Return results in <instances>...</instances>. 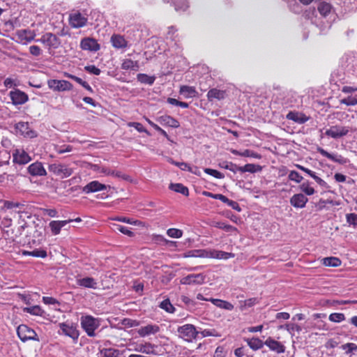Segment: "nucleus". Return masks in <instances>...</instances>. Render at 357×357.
I'll list each match as a JSON object with an SVG mask.
<instances>
[{"label":"nucleus","instance_id":"f257e3e1","mask_svg":"<svg viewBox=\"0 0 357 357\" xmlns=\"http://www.w3.org/2000/svg\"><path fill=\"white\" fill-rule=\"evenodd\" d=\"M177 332L179 337L188 342H192L193 340L199 337V331H197L195 326L190 324L178 326Z\"/></svg>","mask_w":357,"mask_h":357},{"label":"nucleus","instance_id":"f03ea898","mask_svg":"<svg viewBox=\"0 0 357 357\" xmlns=\"http://www.w3.org/2000/svg\"><path fill=\"white\" fill-rule=\"evenodd\" d=\"M48 169L50 172L60 176L61 178H67L73 173V169L69 167L68 165L60 162L50 165Z\"/></svg>","mask_w":357,"mask_h":357},{"label":"nucleus","instance_id":"7ed1b4c3","mask_svg":"<svg viewBox=\"0 0 357 357\" xmlns=\"http://www.w3.org/2000/svg\"><path fill=\"white\" fill-rule=\"evenodd\" d=\"M17 333L19 338L24 342L28 340L40 341V339L35 331L26 325H20L17 327Z\"/></svg>","mask_w":357,"mask_h":357},{"label":"nucleus","instance_id":"20e7f679","mask_svg":"<svg viewBox=\"0 0 357 357\" xmlns=\"http://www.w3.org/2000/svg\"><path fill=\"white\" fill-rule=\"evenodd\" d=\"M81 325L88 336L94 337L95 330L99 327V321L91 316H86L82 318Z\"/></svg>","mask_w":357,"mask_h":357},{"label":"nucleus","instance_id":"39448f33","mask_svg":"<svg viewBox=\"0 0 357 357\" xmlns=\"http://www.w3.org/2000/svg\"><path fill=\"white\" fill-rule=\"evenodd\" d=\"M48 86L56 91H70L73 84L66 80L50 79L47 82Z\"/></svg>","mask_w":357,"mask_h":357},{"label":"nucleus","instance_id":"423d86ee","mask_svg":"<svg viewBox=\"0 0 357 357\" xmlns=\"http://www.w3.org/2000/svg\"><path fill=\"white\" fill-rule=\"evenodd\" d=\"M9 96L14 105H23L29 100L28 95L18 89H15L13 91H10Z\"/></svg>","mask_w":357,"mask_h":357},{"label":"nucleus","instance_id":"0eeeda50","mask_svg":"<svg viewBox=\"0 0 357 357\" xmlns=\"http://www.w3.org/2000/svg\"><path fill=\"white\" fill-rule=\"evenodd\" d=\"M349 132V129L348 127L333 126L326 130L325 134L332 138L337 139L347 135Z\"/></svg>","mask_w":357,"mask_h":357},{"label":"nucleus","instance_id":"6e6552de","mask_svg":"<svg viewBox=\"0 0 357 357\" xmlns=\"http://www.w3.org/2000/svg\"><path fill=\"white\" fill-rule=\"evenodd\" d=\"M87 18L78 11L71 13L69 16L70 25L73 28L84 26L87 23Z\"/></svg>","mask_w":357,"mask_h":357},{"label":"nucleus","instance_id":"1a4fd4ad","mask_svg":"<svg viewBox=\"0 0 357 357\" xmlns=\"http://www.w3.org/2000/svg\"><path fill=\"white\" fill-rule=\"evenodd\" d=\"M59 328L64 335L71 337L75 342L77 340L79 333L75 326L66 323H61Z\"/></svg>","mask_w":357,"mask_h":357},{"label":"nucleus","instance_id":"9d476101","mask_svg":"<svg viewBox=\"0 0 357 357\" xmlns=\"http://www.w3.org/2000/svg\"><path fill=\"white\" fill-rule=\"evenodd\" d=\"M16 36L17 38V42L22 44H26L34 40L36 34L28 29H21L16 32Z\"/></svg>","mask_w":357,"mask_h":357},{"label":"nucleus","instance_id":"9b49d317","mask_svg":"<svg viewBox=\"0 0 357 357\" xmlns=\"http://www.w3.org/2000/svg\"><path fill=\"white\" fill-rule=\"evenodd\" d=\"M205 276L202 274H190L181 280V283L183 284H201L204 283Z\"/></svg>","mask_w":357,"mask_h":357},{"label":"nucleus","instance_id":"f8f14e48","mask_svg":"<svg viewBox=\"0 0 357 357\" xmlns=\"http://www.w3.org/2000/svg\"><path fill=\"white\" fill-rule=\"evenodd\" d=\"M80 47L84 50L97 52L100 46L97 40L91 38H84L81 40Z\"/></svg>","mask_w":357,"mask_h":357},{"label":"nucleus","instance_id":"ddd939ff","mask_svg":"<svg viewBox=\"0 0 357 357\" xmlns=\"http://www.w3.org/2000/svg\"><path fill=\"white\" fill-rule=\"evenodd\" d=\"M107 188H110V186L102 184L98 181H93L86 185L83 188L82 191L86 194H89L91 192L106 190Z\"/></svg>","mask_w":357,"mask_h":357},{"label":"nucleus","instance_id":"4468645a","mask_svg":"<svg viewBox=\"0 0 357 357\" xmlns=\"http://www.w3.org/2000/svg\"><path fill=\"white\" fill-rule=\"evenodd\" d=\"M264 344L270 349V350L275 351L277 354H282L285 351V346L280 342L275 340L271 337L266 339Z\"/></svg>","mask_w":357,"mask_h":357},{"label":"nucleus","instance_id":"2eb2a0df","mask_svg":"<svg viewBox=\"0 0 357 357\" xmlns=\"http://www.w3.org/2000/svg\"><path fill=\"white\" fill-rule=\"evenodd\" d=\"M13 157V162L20 165L26 164L31 160V157L24 150H14Z\"/></svg>","mask_w":357,"mask_h":357},{"label":"nucleus","instance_id":"dca6fc26","mask_svg":"<svg viewBox=\"0 0 357 357\" xmlns=\"http://www.w3.org/2000/svg\"><path fill=\"white\" fill-rule=\"evenodd\" d=\"M308 199L302 193L293 195L290 199V204L295 208H303L305 206Z\"/></svg>","mask_w":357,"mask_h":357},{"label":"nucleus","instance_id":"f3484780","mask_svg":"<svg viewBox=\"0 0 357 357\" xmlns=\"http://www.w3.org/2000/svg\"><path fill=\"white\" fill-rule=\"evenodd\" d=\"M318 152L323 156L333 160V162H337L341 165H344L348 162V160L340 155H334L328 153L322 148H318Z\"/></svg>","mask_w":357,"mask_h":357},{"label":"nucleus","instance_id":"a211bd4d","mask_svg":"<svg viewBox=\"0 0 357 357\" xmlns=\"http://www.w3.org/2000/svg\"><path fill=\"white\" fill-rule=\"evenodd\" d=\"M28 172L32 176H45L47 174L43 164L39 162H36L30 165L28 167Z\"/></svg>","mask_w":357,"mask_h":357},{"label":"nucleus","instance_id":"6ab92c4d","mask_svg":"<svg viewBox=\"0 0 357 357\" xmlns=\"http://www.w3.org/2000/svg\"><path fill=\"white\" fill-rule=\"evenodd\" d=\"M73 222V220L69 219L67 220H53L49 224L52 233L57 235L60 233L62 227H65L68 223Z\"/></svg>","mask_w":357,"mask_h":357},{"label":"nucleus","instance_id":"aec40b11","mask_svg":"<svg viewBox=\"0 0 357 357\" xmlns=\"http://www.w3.org/2000/svg\"><path fill=\"white\" fill-rule=\"evenodd\" d=\"M160 331V327L158 325L148 324L141 327L138 330V334L141 337H145L151 334H155Z\"/></svg>","mask_w":357,"mask_h":357},{"label":"nucleus","instance_id":"412c9836","mask_svg":"<svg viewBox=\"0 0 357 357\" xmlns=\"http://www.w3.org/2000/svg\"><path fill=\"white\" fill-rule=\"evenodd\" d=\"M165 2L171 3L176 12L183 13L189 8L187 0H164Z\"/></svg>","mask_w":357,"mask_h":357},{"label":"nucleus","instance_id":"4be33fe9","mask_svg":"<svg viewBox=\"0 0 357 357\" xmlns=\"http://www.w3.org/2000/svg\"><path fill=\"white\" fill-rule=\"evenodd\" d=\"M158 121L162 125L167 126L174 128H177L180 126L179 122L176 119L168 115L160 116Z\"/></svg>","mask_w":357,"mask_h":357},{"label":"nucleus","instance_id":"5701e85b","mask_svg":"<svg viewBox=\"0 0 357 357\" xmlns=\"http://www.w3.org/2000/svg\"><path fill=\"white\" fill-rule=\"evenodd\" d=\"M225 91L213 88L208 91L207 98L209 101H212L213 99L220 100L225 98Z\"/></svg>","mask_w":357,"mask_h":357},{"label":"nucleus","instance_id":"b1692460","mask_svg":"<svg viewBox=\"0 0 357 357\" xmlns=\"http://www.w3.org/2000/svg\"><path fill=\"white\" fill-rule=\"evenodd\" d=\"M179 92L185 98L197 97L198 93L194 86L183 85L180 87Z\"/></svg>","mask_w":357,"mask_h":357},{"label":"nucleus","instance_id":"393cba45","mask_svg":"<svg viewBox=\"0 0 357 357\" xmlns=\"http://www.w3.org/2000/svg\"><path fill=\"white\" fill-rule=\"evenodd\" d=\"M111 43L113 47L117 49L127 47V41L121 35L114 34L111 37Z\"/></svg>","mask_w":357,"mask_h":357},{"label":"nucleus","instance_id":"a878e982","mask_svg":"<svg viewBox=\"0 0 357 357\" xmlns=\"http://www.w3.org/2000/svg\"><path fill=\"white\" fill-rule=\"evenodd\" d=\"M77 284L86 288L96 289L97 282L93 278L86 277L79 280H77Z\"/></svg>","mask_w":357,"mask_h":357},{"label":"nucleus","instance_id":"bb28decb","mask_svg":"<svg viewBox=\"0 0 357 357\" xmlns=\"http://www.w3.org/2000/svg\"><path fill=\"white\" fill-rule=\"evenodd\" d=\"M16 128L19 130L22 135L24 136L29 137H33L36 136L35 132L33 130H29L26 131V130L29 129V124L28 123L25 122H19L16 125Z\"/></svg>","mask_w":357,"mask_h":357},{"label":"nucleus","instance_id":"cd10ccee","mask_svg":"<svg viewBox=\"0 0 357 357\" xmlns=\"http://www.w3.org/2000/svg\"><path fill=\"white\" fill-rule=\"evenodd\" d=\"M61 45V40L55 34L47 33V44L49 48L56 49Z\"/></svg>","mask_w":357,"mask_h":357},{"label":"nucleus","instance_id":"c85d7f7f","mask_svg":"<svg viewBox=\"0 0 357 357\" xmlns=\"http://www.w3.org/2000/svg\"><path fill=\"white\" fill-rule=\"evenodd\" d=\"M210 301L217 307L222 309H225L227 310H232L234 309V305L231 303L226 301L217 298H210Z\"/></svg>","mask_w":357,"mask_h":357},{"label":"nucleus","instance_id":"c756f323","mask_svg":"<svg viewBox=\"0 0 357 357\" xmlns=\"http://www.w3.org/2000/svg\"><path fill=\"white\" fill-rule=\"evenodd\" d=\"M245 341L253 350L261 349L265 345L264 342L258 337L248 338Z\"/></svg>","mask_w":357,"mask_h":357},{"label":"nucleus","instance_id":"7c9ffc66","mask_svg":"<svg viewBox=\"0 0 357 357\" xmlns=\"http://www.w3.org/2000/svg\"><path fill=\"white\" fill-rule=\"evenodd\" d=\"M101 172L106 175H111L115 177L121 178L126 181L129 180L130 178L129 176L123 174L121 172L111 170L107 167H102Z\"/></svg>","mask_w":357,"mask_h":357},{"label":"nucleus","instance_id":"2f4dec72","mask_svg":"<svg viewBox=\"0 0 357 357\" xmlns=\"http://www.w3.org/2000/svg\"><path fill=\"white\" fill-rule=\"evenodd\" d=\"M261 170V167L259 165L255 164H247L243 167H239L238 171L244 173V172H250V173H255L257 172H260Z\"/></svg>","mask_w":357,"mask_h":357},{"label":"nucleus","instance_id":"473e14b6","mask_svg":"<svg viewBox=\"0 0 357 357\" xmlns=\"http://www.w3.org/2000/svg\"><path fill=\"white\" fill-rule=\"evenodd\" d=\"M234 257V254H233L231 252H227L225 251H221V250H212L211 255V258L220 259H229V258H231Z\"/></svg>","mask_w":357,"mask_h":357},{"label":"nucleus","instance_id":"72a5a7b5","mask_svg":"<svg viewBox=\"0 0 357 357\" xmlns=\"http://www.w3.org/2000/svg\"><path fill=\"white\" fill-rule=\"evenodd\" d=\"M169 188L170 190L179 192L183 195L188 196L189 195L188 188L181 183H171Z\"/></svg>","mask_w":357,"mask_h":357},{"label":"nucleus","instance_id":"f704fd0d","mask_svg":"<svg viewBox=\"0 0 357 357\" xmlns=\"http://www.w3.org/2000/svg\"><path fill=\"white\" fill-rule=\"evenodd\" d=\"M121 68L123 70H138V69H139L138 61H132L131 59H125L121 64Z\"/></svg>","mask_w":357,"mask_h":357},{"label":"nucleus","instance_id":"c9c22d12","mask_svg":"<svg viewBox=\"0 0 357 357\" xmlns=\"http://www.w3.org/2000/svg\"><path fill=\"white\" fill-rule=\"evenodd\" d=\"M322 261L323 264L326 266L338 267L341 265V260L335 257H325Z\"/></svg>","mask_w":357,"mask_h":357},{"label":"nucleus","instance_id":"e433bc0d","mask_svg":"<svg viewBox=\"0 0 357 357\" xmlns=\"http://www.w3.org/2000/svg\"><path fill=\"white\" fill-rule=\"evenodd\" d=\"M137 79L139 82H141L142 84L152 85L155 80V76H149V75H148L146 74H144V73H139L137 75Z\"/></svg>","mask_w":357,"mask_h":357},{"label":"nucleus","instance_id":"4c0bfd02","mask_svg":"<svg viewBox=\"0 0 357 357\" xmlns=\"http://www.w3.org/2000/svg\"><path fill=\"white\" fill-rule=\"evenodd\" d=\"M24 311L40 317H44L45 314V312L41 309L39 305H34L29 307H25Z\"/></svg>","mask_w":357,"mask_h":357},{"label":"nucleus","instance_id":"58836bf2","mask_svg":"<svg viewBox=\"0 0 357 357\" xmlns=\"http://www.w3.org/2000/svg\"><path fill=\"white\" fill-rule=\"evenodd\" d=\"M22 255L25 256H32L35 257L45 258L47 252L45 250L36 249L33 251H23Z\"/></svg>","mask_w":357,"mask_h":357},{"label":"nucleus","instance_id":"ea45409f","mask_svg":"<svg viewBox=\"0 0 357 357\" xmlns=\"http://www.w3.org/2000/svg\"><path fill=\"white\" fill-rule=\"evenodd\" d=\"M3 206L7 209H12L13 208H18L20 210L17 211L18 213L22 212L21 209H24L25 204L23 202H15L12 201H5Z\"/></svg>","mask_w":357,"mask_h":357},{"label":"nucleus","instance_id":"a19ab883","mask_svg":"<svg viewBox=\"0 0 357 357\" xmlns=\"http://www.w3.org/2000/svg\"><path fill=\"white\" fill-rule=\"evenodd\" d=\"M332 6L326 2H321L318 6L319 13L324 17H326L331 11Z\"/></svg>","mask_w":357,"mask_h":357},{"label":"nucleus","instance_id":"79ce46f5","mask_svg":"<svg viewBox=\"0 0 357 357\" xmlns=\"http://www.w3.org/2000/svg\"><path fill=\"white\" fill-rule=\"evenodd\" d=\"M213 226L218 229H223L224 231L227 232H233L237 230V229L235 227L231 225L225 224V222H214Z\"/></svg>","mask_w":357,"mask_h":357},{"label":"nucleus","instance_id":"37998d69","mask_svg":"<svg viewBox=\"0 0 357 357\" xmlns=\"http://www.w3.org/2000/svg\"><path fill=\"white\" fill-rule=\"evenodd\" d=\"M278 329H285L287 330L289 333L293 335L294 331H298L300 332L301 331V327L296 324H286L284 325H280L278 326Z\"/></svg>","mask_w":357,"mask_h":357},{"label":"nucleus","instance_id":"c03bdc74","mask_svg":"<svg viewBox=\"0 0 357 357\" xmlns=\"http://www.w3.org/2000/svg\"><path fill=\"white\" fill-rule=\"evenodd\" d=\"M103 357H119L120 351L118 349L109 348L104 349L102 351Z\"/></svg>","mask_w":357,"mask_h":357},{"label":"nucleus","instance_id":"a18cd8bd","mask_svg":"<svg viewBox=\"0 0 357 357\" xmlns=\"http://www.w3.org/2000/svg\"><path fill=\"white\" fill-rule=\"evenodd\" d=\"M220 167L226 169H229L234 173H236L238 171L239 167L236 164L232 163L231 162L224 161L220 164Z\"/></svg>","mask_w":357,"mask_h":357},{"label":"nucleus","instance_id":"49530a36","mask_svg":"<svg viewBox=\"0 0 357 357\" xmlns=\"http://www.w3.org/2000/svg\"><path fill=\"white\" fill-rule=\"evenodd\" d=\"M160 307L169 313H174L175 307L172 305L169 299L164 300L160 304Z\"/></svg>","mask_w":357,"mask_h":357},{"label":"nucleus","instance_id":"de8ad7c7","mask_svg":"<svg viewBox=\"0 0 357 357\" xmlns=\"http://www.w3.org/2000/svg\"><path fill=\"white\" fill-rule=\"evenodd\" d=\"M129 127L135 128L139 132H145L148 135H150V132L143 126L141 123L139 122H129L128 123Z\"/></svg>","mask_w":357,"mask_h":357},{"label":"nucleus","instance_id":"09e8293b","mask_svg":"<svg viewBox=\"0 0 357 357\" xmlns=\"http://www.w3.org/2000/svg\"><path fill=\"white\" fill-rule=\"evenodd\" d=\"M167 234L171 238H181L183 235V231L178 229L171 228L167 229Z\"/></svg>","mask_w":357,"mask_h":357},{"label":"nucleus","instance_id":"8fccbe9b","mask_svg":"<svg viewBox=\"0 0 357 357\" xmlns=\"http://www.w3.org/2000/svg\"><path fill=\"white\" fill-rule=\"evenodd\" d=\"M345 319L343 313H332L329 315V320L333 322L339 323Z\"/></svg>","mask_w":357,"mask_h":357},{"label":"nucleus","instance_id":"3c124183","mask_svg":"<svg viewBox=\"0 0 357 357\" xmlns=\"http://www.w3.org/2000/svg\"><path fill=\"white\" fill-rule=\"evenodd\" d=\"M287 118L289 120H292L295 122L298 123H304L307 121V119H301L298 116V114L297 112H289L287 115Z\"/></svg>","mask_w":357,"mask_h":357},{"label":"nucleus","instance_id":"603ef678","mask_svg":"<svg viewBox=\"0 0 357 357\" xmlns=\"http://www.w3.org/2000/svg\"><path fill=\"white\" fill-rule=\"evenodd\" d=\"M204 171L207 174L213 176V177H215L216 178H223L225 177V176L222 173H221L220 172L215 170V169H210V168H205Z\"/></svg>","mask_w":357,"mask_h":357},{"label":"nucleus","instance_id":"864d4df0","mask_svg":"<svg viewBox=\"0 0 357 357\" xmlns=\"http://www.w3.org/2000/svg\"><path fill=\"white\" fill-rule=\"evenodd\" d=\"M288 178L289 180L294 181L297 183H301L303 178V176L296 171H291L289 174Z\"/></svg>","mask_w":357,"mask_h":357},{"label":"nucleus","instance_id":"5fc2aeb1","mask_svg":"<svg viewBox=\"0 0 357 357\" xmlns=\"http://www.w3.org/2000/svg\"><path fill=\"white\" fill-rule=\"evenodd\" d=\"M114 229L118 230L123 234H126L128 236H133L134 233L130 231L128 227L120 225H114Z\"/></svg>","mask_w":357,"mask_h":357},{"label":"nucleus","instance_id":"6e6d98bb","mask_svg":"<svg viewBox=\"0 0 357 357\" xmlns=\"http://www.w3.org/2000/svg\"><path fill=\"white\" fill-rule=\"evenodd\" d=\"M341 104L346 105L347 106L357 105V98L353 96H348L346 98L340 100Z\"/></svg>","mask_w":357,"mask_h":357},{"label":"nucleus","instance_id":"4d7b16f0","mask_svg":"<svg viewBox=\"0 0 357 357\" xmlns=\"http://www.w3.org/2000/svg\"><path fill=\"white\" fill-rule=\"evenodd\" d=\"M148 123L157 131H158L161 135H162L164 137H165L168 140L170 141V138L166 131H165L163 129H162L160 126H158L157 124L154 123L153 121H150L149 119H147Z\"/></svg>","mask_w":357,"mask_h":357},{"label":"nucleus","instance_id":"13d9d810","mask_svg":"<svg viewBox=\"0 0 357 357\" xmlns=\"http://www.w3.org/2000/svg\"><path fill=\"white\" fill-rule=\"evenodd\" d=\"M301 189L307 195H312L315 192L314 189L313 188L309 186V183H303L301 185Z\"/></svg>","mask_w":357,"mask_h":357},{"label":"nucleus","instance_id":"bf43d9fd","mask_svg":"<svg viewBox=\"0 0 357 357\" xmlns=\"http://www.w3.org/2000/svg\"><path fill=\"white\" fill-rule=\"evenodd\" d=\"M194 253L192 256L199 257H211V251H206L204 250H197L192 251Z\"/></svg>","mask_w":357,"mask_h":357},{"label":"nucleus","instance_id":"052dcab7","mask_svg":"<svg viewBox=\"0 0 357 357\" xmlns=\"http://www.w3.org/2000/svg\"><path fill=\"white\" fill-rule=\"evenodd\" d=\"M347 222L354 226H357V214L356 213H349L346 215Z\"/></svg>","mask_w":357,"mask_h":357},{"label":"nucleus","instance_id":"680f3d73","mask_svg":"<svg viewBox=\"0 0 357 357\" xmlns=\"http://www.w3.org/2000/svg\"><path fill=\"white\" fill-rule=\"evenodd\" d=\"M84 69L89 73L93 74L96 75H99L101 72L100 70L98 68H97L96 66H95L94 65L86 66H85Z\"/></svg>","mask_w":357,"mask_h":357},{"label":"nucleus","instance_id":"e2e57ef3","mask_svg":"<svg viewBox=\"0 0 357 357\" xmlns=\"http://www.w3.org/2000/svg\"><path fill=\"white\" fill-rule=\"evenodd\" d=\"M259 302L257 298H251L244 301V305L241 307V310L243 307H250Z\"/></svg>","mask_w":357,"mask_h":357},{"label":"nucleus","instance_id":"0e129e2a","mask_svg":"<svg viewBox=\"0 0 357 357\" xmlns=\"http://www.w3.org/2000/svg\"><path fill=\"white\" fill-rule=\"evenodd\" d=\"M73 150V147L70 145H63L59 147H56V151L59 154H62L66 152H70Z\"/></svg>","mask_w":357,"mask_h":357},{"label":"nucleus","instance_id":"69168bd1","mask_svg":"<svg viewBox=\"0 0 357 357\" xmlns=\"http://www.w3.org/2000/svg\"><path fill=\"white\" fill-rule=\"evenodd\" d=\"M29 52L30 54H32L34 56H38L41 54V50L40 47L37 45H31L29 47Z\"/></svg>","mask_w":357,"mask_h":357},{"label":"nucleus","instance_id":"338daca9","mask_svg":"<svg viewBox=\"0 0 357 357\" xmlns=\"http://www.w3.org/2000/svg\"><path fill=\"white\" fill-rule=\"evenodd\" d=\"M43 301L45 304L47 305L59 304V302L53 297L44 296L43 298Z\"/></svg>","mask_w":357,"mask_h":357},{"label":"nucleus","instance_id":"774afa93","mask_svg":"<svg viewBox=\"0 0 357 357\" xmlns=\"http://www.w3.org/2000/svg\"><path fill=\"white\" fill-rule=\"evenodd\" d=\"M43 211L45 215H47L52 218L56 217L57 215V211L54 208H43Z\"/></svg>","mask_w":357,"mask_h":357}]
</instances>
